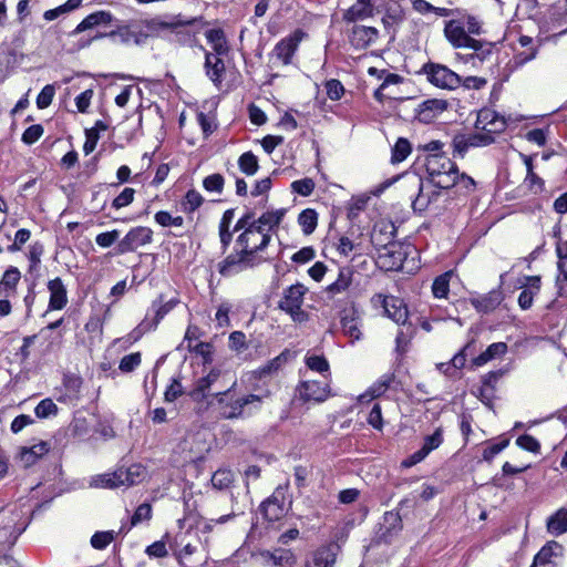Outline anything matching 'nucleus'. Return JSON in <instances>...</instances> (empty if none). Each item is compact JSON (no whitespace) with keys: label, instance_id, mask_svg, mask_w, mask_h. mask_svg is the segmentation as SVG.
I'll use <instances>...</instances> for the list:
<instances>
[{"label":"nucleus","instance_id":"72a5a7b5","mask_svg":"<svg viewBox=\"0 0 567 567\" xmlns=\"http://www.w3.org/2000/svg\"><path fill=\"white\" fill-rule=\"evenodd\" d=\"M341 328L344 336H347L352 342L362 338L361 321L354 312L351 316H344L341 319Z\"/></svg>","mask_w":567,"mask_h":567},{"label":"nucleus","instance_id":"e2e57ef3","mask_svg":"<svg viewBox=\"0 0 567 567\" xmlns=\"http://www.w3.org/2000/svg\"><path fill=\"white\" fill-rule=\"evenodd\" d=\"M315 189V182L311 178H302L291 183V190L301 196H309Z\"/></svg>","mask_w":567,"mask_h":567},{"label":"nucleus","instance_id":"79ce46f5","mask_svg":"<svg viewBox=\"0 0 567 567\" xmlns=\"http://www.w3.org/2000/svg\"><path fill=\"white\" fill-rule=\"evenodd\" d=\"M239 169L248 175H255L259 168L258 158L252 152H245L238 158Z\"/></svg>","mask_w":567,"mask_h":567},{"label":"nucleus","instance_id":"6e6d98bb","mask_svg":"<svg viewBox=\"0 0 567 567\" xmlns=\"http://www.w3.org/2000/svg\"><path fill=\"white\" fill-rule=\"evenodd\" d=\"M187 348L190 352H194L203 358V363L210 364L214 360L213 358V344L209 342H198L195 346L187 344Z\"/></svg>","mask_w":567,"mask_h":567},{"label":"nucleus","instance_id":"a19ab883","mask_svg":"<svg viewBox=\"0 0 567 567\" xmlns=\"http://www.w3.org/2000/svg\"><path fill=\"white\" fill-rule=\"evenodd\" d=\"M118 536V533H115V530H103V532H95L91 539L90 544L91 546L96 550H103L105 549L116 537Z\"/></svg>","mask_w":567,"mask_h":567},{"label":"nucleus","instance_id":"c9c22d12","mask_svg":"<svg viewBox=\"0 0 567 567\" xmlns=\"http://www.w3.org/2000/svg\"><path fill=\"white\" fill-rule=\"evenodd\" d=\"M140 24V29L142 31L141 37H143L144 41L150 37L158 35L163 30H166L171 27L169 23L164 22L157 18L143 20L137 22Z\"/></svg>","mask_w":567,"mask_h":567},{"label":"nucleus","instance_id":"ddd939ff","mask_svg":"<svg viewBox=\"0 0 567 567\" xmlns=\"http://www.w3.org/2000/svg\"><path fill=\"white\" fill-rule=\"evenodd\" d=\"M506 120L494 110L483 109L478 112L475 127L477 134H489L495 138V134L502 133L506 128Z\"/></svg>","mask_w":567,"mask_h":567},{"label":"nucleus","instance_id":"dca6fc26","mask_svg":"<svg viewBox=\"0 0 567 567\" xmlns=\"http://www.w3.org/2000/svg\"><path fill=\"white\" fill-rule=\"evenodd\" d=\"M495 138L489 134H470V135H456L453 138V152L455 155L463 157L468 148L481 147L492 144Z\"/></svg>","mask_w":567,"mask_h":567},{"label":"nucleus","instance_id":"f704fd0d","mask_svg":"<svg viewBox=\"0 0 567 567\" xmlns=\"http://www.w3.org/2000/svg\"><path fill=\"white\" fill-rule=\"evenodd\" d=\"M563 555V546L557 542H549L546 544L535 556L536 565H547L553 561L554 558Z\"/></svg>","mask_w":567,"mask_h":567},{"label":"nucleus","instance_id":"a211bd4d","mask_svg":"<svg viewBox=\"0 0 567 567\" xmlns=\"http://www.w3.org/2000/svg\"><path fill=\"white\" fill-rule=\"evenodd\" d=\"M224 56H218L214 53L205 52L204 69L208 79L216 87H220L226 71Z\"/></svg>","mask_w":567,"mask_h":567},{"label":"nucleus","instance_id":"338daca9","mask_svg":"<svg viewBox=\"0 0 567 567\" xmlns=\"http://www.w3.org/2000/svg\"><path fill=\"white\" fill-rule=\"evenodd\" d=\"M135 190L131 187H125L120 195H117L113 202L112 207L120 209L128 206L134 200Z\"/></svg>","mask_w":567,"mask_h":567},{"label":"nucleus","instance_id":"6ab92c4d","mask_svg":"<svg viewBox=\"0 0 567 567\" xmlns=\"http://www.w3.org/2000/svg\"><path fill=\"white\" fill-rule=\"evenodd\" d=\"M394 382L393 373H384L382 374L373 384H371L365 392L359 395L358 401L360 403L371 402L380 396H382Z\"/></svg>","mask_w":567,"mask_h":567},{"label":"nucleus","instance_id":"2f4dec72","mask_svg":"<svg viewBox=\"0 0 567 567\" xmlns=\"http://www.w3.org/2000/svg\"><path fill=\"white\" fill-rule=\"evenodd\" d=\"M336 563V554L330 546H323L312 554V558L306 567H332Z\"/></svg>","mask_w":567,"mask_h":567},{"label":"nucleus","instance_id":"0e129e2a","mask_svg":"<svg viewBox=\"0 0 567 567\" xmlns=\"http://www.w3.org/2000/svg\"><path fill=\"white\" fill-rule=\"evenodd\" d=\"M158 323L159 321H156L155 317L150 320L147 315L146 318L132 331L131 336L136 341L146 332L155 330Z\"/></svg>","mask_w":567,"mask_h":567},{"label":"nucleus","instance_id":"a18cd8bd","mask_svg":"<svg viewBox=\"0 0 567 567\" xmlns=\"http://www.w3.org/2000/svg\"><path fill=\"white\" fill-rule=\"evenodd\" d=\"M179 302L178 299H171L168 301H163L162 296L153 301L152 303V311L154 312V317L156 318V321H159L168 313L171 312L176 305Z\"/></svg>","mask_w":567,"mask_h":567},{"label":"nucleus","instance_id":"8fccbe9b","mask_svg":"<svg viewBox=\"0 0 567 567\" xmlns=\"http://www.w3.org/2000/svg\"><path fill=\"white\" fill-rule=\"evenodd\" d=\"M204 198L197 190L189 189L182 202L183 210L192 214L202 206Z\"/></svg>","mask_w":567,"mask_h":567},{"label":"nucleus","instance_id":"393cba45","mask_svg":"<svg viewBox=\"0 0 567 567\" xmlns=\"http://www.w3.org/2000/svg\"><path fill=\"white\" fill-rule=\"evenodd\" d=\"M503 301V293L499 289L492 290L485 295L471 298V305L482 313L494 311Z\"/></svg>","mask_w":567,"mask_h":567},{"label":"nucleus","instance_id":"69168bd1","mask_svg":"<svg viewBox=\"0 0 567 567\" xmlns=\"http://www.w3.org/2000/svg\"><path fill=\"white\" fill-rule=\"evenodd\" d=\"M55 86L53 84H47L37 96V105L39 109L48 107L54 97Z\"/></svg>","mask_w":567,"mask_h":567},{"label":"nucleus","instance_id":"2eb2a0df","mask_svg":"<svg viewBox=\"0 0 567 567\" xmlns=\"http://www.w3.org/2000/svg\"><path fill=\"white\" fill-rule=\"evenodd\" d=\"M152 238L153 230L151 228L144 226L134 227L118 243V251L121 254L134 251L138 247L150 244Z\"/></svg>","mask_w":567,"mask_h":567},{"label":"nucleus","instance_id":"e433bc0d","mask_svg":"<svg viewBox=\"0 0 567 567\" xmlns=\"http://www.w3.org/2000/svg\"><path fill=\"white\" fill-rule=\"evenodd\" d=\"M492 54V45L483 41L481 50H473L471 54H457V60L463 63H471L473 66H478Z\"/></svg>","mask_w":567,"mask_h":567},{"label":"nucleus","instance_id":"7c9ffc66","mask_svg":"<svg viewBox=\"0 0 567 567\" xmlns=\"http://www.w3.org/2000/svg\"><path fill=\"white\" fill-rule=\"evenodd\" d=\"M21 274L17 267L10 266L0 280V295L8 298L16 292Z\"/></svg>","mask_w":567,"mask_h":567},{"label":"nucleus","instance_id":"423d86ee","mask_svg":"<svg viewBox=\"0 0 567 567\" xmlns=\"http://www.w3.org/2000/svg\"><path fill=\"white\" fill-rule=\"evenodd\" d=\"M444 37L454 49L481 50L483 47V41L472 38L460 19L445 22Z\"/></svg>","mask_w":567,"mask_h":567},{"label":"nucleus","instance_id":"c85d7f7f","mask_svg":"<svg viewBox=\"0 0 567 567\" xmlns=\"http://www.w3.org/2000/svg\"><path fill=\"white\" fill-rule=\"evenodd\" d=\"M507 344L505 342H495L487 347V349L480 355L475 357L471 364L474 368L483 367L489 361L504 355L507 352Z\"/></svg>","mask_w":567,"mask_h":567},{"label":"nucleus","instance_id":"c756f323","mask_svg":"<svg viewBox=\"0 0 567 567\" xmlns=\"http://www.w3.org/2000/svg\"><path fill=\"white\" fill-rule=\"evenodd\" d=\"M220 375V371L217 369H212L209 373L203 378H199L194 389L190 391L189 395L195 401H200L204 398H206V391L212 386L213 383H215Z\"/></svg>","mask_w":567,"mask_h":567},{"label":"nucleus","instance_id":"6e6552de","mask_svg":"<svg viewBox=\"0 0 567 567\" xmlns=\"http://www.w3.org/2000/svg\"><path fill=\"white\" fill-rule=\"evenodd\" d=\"M423 71L429 82L439 89L452 91L461 86L462 78L443 64L426 63Z\"/></svg>","mask_w":567,"mask_h":567},{"label":"nucleus","instance_id":"680f3d73","mask_svg":"<svg viewBox=\"0 0 567 567\" xmlns=\"http://www.w3.org/2000/svg\"><path fill=\"white\" fill-rule=\"evenodd\" d=\"M307 37V34L301 30L297 29L289 37L288 41H286V64L290 62V55L296 51L298 44Z\"/></svg>","mask_w":567,"mask_h":567},{"label":"nucleus","instance_id":"cd10ccee","mask_svg":"<svg viewBox=\"0 0 567 567\" xmlns=\"http://www.w3.org/2000/svg\"><path fill=\"white\" fill-rule=\"evenodd\" d=\"M206 40L212 48L208 53H214L218 56H226L229 53V45L221 29H209L205 32Z\"/></svg>","mask_w":567,"mask_h":567},{"label":"nucleus","instance_id":"c03bdc74","mask_svg":"<svg viewBox=\"0 0 567 567\" xmlns=\"http://www.w3.org/2000/svg\"><path fill=\"white\" fill-rule=\"evenodd\" d=\"M351 285V276L349 272L340 271L337 280L326 288V292L330 298L344 292Z\"/></svg>","mask_w":567,"mask_h":567},{"label":"nucleus","instance_id":"de8ad7c7","mask_svg":"<svg viewBox=\"0 0 567 567\" xmlns=\"http://www.w3.org/2000/svg\"><path fill=\"white\" fill-rule=\"evenodd\" d=\"M58 412V405L50 398L41 400L34 409V413L39 419H48L55 416Z\"/></svg>","mask_w":567,"mask_h":567},{"label":"nucleus","instance_id":"3c124183","mask_svg":"<svg viewBox=\"0 0 567 567\" xmlns=\"http://www.w3.org/2000/svg\"><path fill=\"white\" fill-rule=\"evenodd\" d=\"M372 13L371 0H358V3L348 11L350 20H358L370 17Z\"/></svg>","mask_w":567,"mask_h":567},{"label":"nucleus","instance_id":"b1692460","mask_svg":"<svg viewBox=\"0 0 567 567\" xmlns=\"http://www.w3.org/2000/svg\"><path fill=\"white\" fill-rule=\"evenodd\" d=\"M146 475V468L142 464H132L128 467H118L115 470L116 478L123 481L122 487L140 484L145 480Z\"/></svg>","mask_w":567,"mask_h":567},{"label":"nucleus","instance_id":"aec40b11","mask_svg":"<svg viewBox=\"0 0 567 567\" xmlns=\"http://www.w3.org/2000/svg\"><path fill=\"white\" fill-rule=\"evenodd\" d=\"M404 252L396 245L384 247L379 254L378 264L385 270H400L403 267Z\"/></svg>","mask_w":567,"mask_h":567},{"label":"nucleus","instance_id":"49530a36","mask_svg":"<svg viewBox=\"0 0 567 567\" xmlns=\"http://www.w3.org/2000/svg\"><path fill=\"white\" fill-rule=\"evenodd\" d=\"M443 440V431L439 427L433 434L424 437L423 445L419 451L426 457L432 451L441 446Z\"/></svg>","mask_w":567,"mask_h":567},{"label":"nucleus","instance_id":"774afa93","mask_svg":"<svg viewBox=\"0 0 567 567\" xmlns=\"http://www.w3.org/2000/svg\"><path fill=\"white\" fill-rule=\"evenodd\" d=\"M43 134V127L40 124L29 126L22 134V142L27 145L34 144Z\"/></svg>","mask_w":567,"mask_h":567},{"label":"nucleus","instance_id":"bf43d9fd","mask_svg":"<svg viewBox=\"0 0 567 567\" xmlns=\"http://www.w3.org/2000/svg\"><path fill=\"white\" fill-rule=\"evenodd\" d=\"M115 471L112 473H106L99 475L95 478V486L96 487H103V488H118L123 486V481L120 478H116Z\"/></svg>","mask_w":567,"mask_h":567},{"label":"nucleus","instance_id":"4468645a","mask_svg":"<svg viewBox=\"0 0 567 567\" xmlns=\"http://www.w3.org/2000/svg\"><path fill=\"white\" fill-rule=\"evenodd\" d=\"M540 47L539 38H532L529 35H519L517 42L514 44V64L522 66L525 63L534 60Z\"/></svg>","mask_w":567,"mask_h":567},{"label":"nucleus","instance_id":"ea45409f","mask_svg":"<svg viewBox=\"0 0 567 567\" xmlns=\"http://www.w3.org/2000/svg\"><path fill=\"white\" fill-rule=\"evenodd\" d=\"M298 224L305 235L312 234L318 225L317 212L312 208L303 209L298 216Z\"/></svg>","mask_w":567,"mask_h":567},{"label":"nucleus","instance_id":"9b49d317","mask_svg":"<svg viewBox=\"0 0 567 567\" xmlns=\"http://www.w3.org/2000/svg\"><path fill=\"white\" fill-rule=\"evenodd\" d=\"M284 210L279 209L276 212H268L262 214L258 219L255 217V213L249 210L246 212L235 224L234 231H240L247 228H257L258 226L268 227V229H278Z\"/></svg>","mask_w":567,"mask_h":567},{"label":"nucleus","instance_id":"f3484780","mask_svg":"<svg viewBox=\"0 0 567 567\" xmlns=\"http://www.w3.org/2000/svg\"><path fill=\"white\" fill-rule=\"evenodd\" d=\"M447 106V101L442 99L425 100L415 109V117L422 123H431L440 116Z\"/></svg>","mask_w":567,"mask_h":567},{"label":"nucleus","instance_id":"412c9836","mask_svg":"<svg viewBox=\"0 0 567 567\" xmlns=\"http://www.w3.org/2000/svg\"><path fill=\"white\" fill-rule=\"evenodd\" d=\"M142 31L137 22H132L127 25L118 27L116 30L110 31V39L114 42L130 43L133 41L135 44L144 43Z\"/></svg>","mask_w":567,"mask_h":567},{"label":"nucleus","instance_id":"4be33fe9","mask_svg":"<svg viewBox=\"0 0 567 567\" xmlns=\"http://www.w3.org/2000/svg\"><path fill=\"white\" fill-rule=\"evenodd\" d=\"M48 290L50 291L49 309L61 310L68 303V291L60 277H56L48 282Z\"/></svg>","mask_w":567,"mask_h":567},{"label":"nucleus","instance_id":"864d4df0","mask_svg":"<svg viewBox=\"0 0 567 567\" xmlns=\"http://www.w3.org/2000/svg\"><path fill=\"white\" fill-rule=\"evenodd\" d=\"M225 178L219 173L206 176L203 181V187L209 193L221 194L224 189Z\"/></svg>","mask_w":567,"mask_h":567},{"label":"nucleus","instance_id":"473e14b6","mask_svg":"<svg viewBox=\"0 0 567 567\" xmlns=\"http://www.w3.org/2000/svg\"><path fill=\"white\" fill-rule=\"evenodd\" d=\"M378 37V30L372 27L357 25L352 31V43L357 47H367L374 42Z\"/></svg>","mask_w":567,"mask_h":567},{"label":"nucleus","instance_id":"f8f14e48","mask_svg":"<svg viewBox=\"0 0 567 567\" xmlns=\"http://www.w3.org/2000/svg\"><path fill=\"white\" fill-rule=\"evenodd\" d=\"M261 399L256 394H249L243 398L233 396L230 404L225 405V410L221 412L224 419H239L249 416L252 410L258 409Z\"/></svg>","mask_w":567,"mask_h":567},{"label":"nucleus","instance_id":"bb28decb","mask_svg":"<svg viewBox=\"0 0 567 567\" xmlns=\"http://www.w3.org/2000/svg\"><path fill=\"white\" fill-rule=\"evenodd\" d=\"M113 21V16L109 11H96L87 17H85L70 33L71 35H76L86 30L93 29L99 25H107Z\"/></svg>","mask_w":567,"mask_h":567},{"label":"nucleus","instance_id":"a878e982","mask_svg":"<svg viewBox=\"0 0 567 567\" xmlns=\"http://www.w3.org/2000/svg\"><path fill=\"white\" fill-rule=\"evenodd\" d=\"M525 282L522 285L523 291L518 297V305L523 310H527L532 307L534 296L540 290V277L539 276H526Z\"/></svg>","mask_w":567,"mask_h":567},{"label":"nucleus","instance_id":"37998d69","mask_svg":"<svg viewBox=\"0 0 567 567\" xmlns=\"http://www.w3.org/2000/svg\"><path fill=\"white\" fill-rule=\"evenodd\" d=\"M305 363L308 369L311 371L318 372L320 374L328 373L329 374V362L323 355H318L315 353H307L305 357Z\"/></svg>","mask_w":567,"mask_h":567},{"label":"nucleus","instance_id":"9d476101","mask_svg":"<svg viewBox=\"0 0 567 567\" xmlns=\"http://www.w3.org/2000/svg\"><path fill=\"white\" fill-rule=\"evenodd\" d=\"M308 288L301 284L291 286L286 292V313L297 324H303L309 320V313L302 309L303 297Z\"/></svg>","mask_w":567,"mask_h":567},{"label":"nucleus","instance_id":"09e8293b","mask_svg":"<svg viewBox=\"0 0 567 567\" xmlns=\"http://www.w3.org/2000/svg\"><path fill=\"white\" fill-rule=\"evenodd\" d=\"M411 144L410 142L404 138L400 137L395 142L393 148H392V162L393 163H401L403 162L411 153Z\"/></svg>","mask_w":567,"mask_h":567},{"label":"nucleus","instance_id":"4c0bfd02","mask_svg":"<svg viewBox=\"0 0 567 567\" xmlns=\"http://www.w3.org/2000/svg\"><path fill=\"white\" fill-rule=\"evenodd\" d=\"M547 529L553 535H561L567 532V509L560 508L547 520Z\"/></svg>","mask_w":567,"mask_h":567},{"label":"nucleus","instance_id":"0eeeda50","mask_svg":"<svg viewBox=\"0 0 567 567\" xmlns=\"http://www.w3.org/2000/svg\"><path fill=\"white\" fill-rule=\"evenodd\" d=\"M371 305L382 316L390 318L399 324H404L408 320V309L404 302L396 297L378 293L371 298Z\"/></svg>","mask_w":567,"mask_h":567},{"label":"nucleus","instance_id":"58836bf2","mask_svg":"<svg viewBox=\"0 0 567 567\" xmlns=\"http://www.w3.org/2000/svg\"><path fill=\"white\" fill-rule=\"evenodd\" d=\"M454 272L449 270L440 276H437L432 285V293L435 298H447L450 292V281Z\"/></svg>","mask_w":567,"mask_h":567},{"label":"nucleus","instance_id":"4d7b16f0","mask_svg":"<svg viewBox=\"0 0 567 567\" xmlns=\"http://www.w3.org/2000/svg\"><path fill=\"white\" fill-rule=\"evenodd\" d=\"M234 481L233 473L229 470H218L213 474L212 484L217 489H226Z\"/></svg>","mask_w":567,"mask_h":567},{"label":"nucleus","instance_id":"39448f33","mask_svg":"<svg viewBox=\"0 0 567 567\" xmlns=\"http://www.w3.org/2000/svg\"><path fill=\"white\" fill-rule=\"evenodd\" d=\"M324 381L306 380L301 381L295 390V401L302 403H322L331 395L328 377Z\"/></svg>","mask_w":567,"mask_h":567},{"label":"nucleus","instance_id":"7ed1b4c3","mask_svg":"<svg viewBox=\"0 0 567 567\" xmlns=\"http://www.w3.org/2000/svg\"><path fill=\"white\" fill-rule=\"evenodd\" d=\"M402 181L405 186L417 190V195L412 202L414 210L424 212L441 196L442 189L434 187L433 184L424 185L422 178L416 174H406L402 176Z\"/></svg>","mask_w":567,"mask_h":567},{"label":"nucleus","instance_id":"1a4fd4ad","mask_svg":"<svg viewBox=\"0 0 567 567\" xmlns=\"http://www.w3.org/2000/svg\"><path fill=\"white\" fill-rule=\"evenodd\" d=\"M259 512L269 527L280 529L284 524V492L281 486H278L274 494L260 504Z\"/></svg>","mask_w":567,"mask_h":567},{"label":"nucleus","instance_id":"f03ea898","mask_svg":"<svg viewBox=\"0 0 567 567\" xmlns=\"http://www.w3.org/2000/svg\"><path fill=\"white\" fill-rule=\"evenodd\" d=\"M258 262L257 256L250 255L248 250L234 245L233 252L218 262L217 270L220 276L228 278L254 268Z\"/></svg>","mask_w":567,"mask_h":567},{"label":"nucleus","instance_id":"5701e85b","mask_svg":"<svg viewBox=\"0 0 567 567\" xmlns=\"http://www.w3.org/2000/svg\"><path fill=\"white\" fill-rule=\"evenodd\" d=\"M566 4L567 1H564L561 4H556L553 9H550L546 18L548 30L556 34H563L567 32Z\"/></svg>","mask_w":567,"mask_h":567},{"label":"nucleus","instance_id":"13d9d810","mask_svg":"<svg viewBox=\"0 0 567 567\" xmlns=\"http://www.w3.org/2000/svg\"><path fill=\"white\" fill-rule=\"evenodd\" d=\"M50 447L47 442H40L38 444H34L30 449L25 450L23 452V457L28 463H34L38 458L43 456L49 452Z\"/></svg>","mask_w":567,"mask_h":567},{"label":"nucleus","instance_id":"f257e3e1","mask_svg":"<svg viewBox=\"0 0 567 567\" xmlns=\"http://www.w3.org/2000/svg\"><path fill=\"white\" fill-rule=\"evenodd\" d=\"M424 167L429 183L436 188L450 189L457 183V165L447 155L425 156Z\"/></svg>","mask_w":567,"mask_h":567},{"label":"nucleus","instance_id":"603ef678","mask_svg":"<svg viewBox=\"0 0 567 567\" xmlns=\"http://www.w3.org/2000/svg\"><path fill=\"white\" fill-rule=\"evenodd\" d=\"M169 535L166 533L161 540L154 542L145 548V554L150 558H164L168 555V550L166 548V539H168Z\"/></svg>","mask_w":567,"mask_h":567},{"label":"nucleus","instance_id":"20e7f679","mask_svg":"<svg viewBox=\"0 0 567 567\" xmlns=\"http://www.w3.org/2000/svg\"><path fill=\"white\" fill-rule=\"evenodd\" d=\"M274 230L265 226L241 229L235 239V245L248 250L250 255L257 256V252L262 251L268 246Z\"/></svg>","mask_w":567,"mask_h":567},{"label":"nucleus","instance_id":"052dcab7","mask_svg":"<svg viewBox=\"0 0 567 567\" xmlns=\"http://www.w3.org/2000/svg\"><path fill=\"white\" fill-rule=\"evenodd\" d=\"M141 361L142 357L140 352L126 354L121 359L118 369L124 373L132 372L141 364Z\"/></svg>","mask_w":567,"mask_h":567},{"label":"nucleus","instance_id":"5fc2aeb1","mask_svg":"<svg viewBox=\"0 0 567 567\" xmlns=\"http://www.w3.org/2000/svg\"><path fill=\"white\" fill-rule=\"evenodd\" d=\"M155 221L163 227H182L184 218L182 216H172L166 210H159L154 216Z\"/></svg>","mask_w":567,"mask_h":567}]
</instances>
